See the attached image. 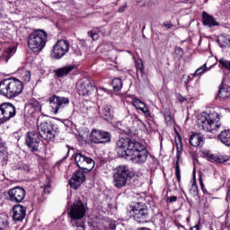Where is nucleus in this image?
Instances as JSON below:
<instances>
[{"label":"nucleus","instance_id":"obj_1","mask_svg":"<svg viewBox=\"0 0 230 230\" xmlns=\"http://www.w3.org/2000/svg\"><path fill=\"white\" fill-rule=\"evenodd\" d=\"M118 154L121 157H129L136 164H143L148 159L145 146L130 138H119L116 143Z\"/></svg>","mask_w":230,"mask_h":230},{"label":"nucleus","instance_id":"obj_2","mask_svg":"<svg viewBox=\"0 0 230 230\" xmlns=\"http://www.w3.org/2000/svg\"><path fill=\"white\" fill-rule=\"evenodd\" d=\"M197 125L199 130L216 134V132H218V128L222 127V124L220 123V115H218L215 110L202 112L198 116Z\"/></svg>","mask_w":230,"mask_h":230},{"label":"nucleus","instance_id":"obj_3","mask_svg":"<svg viewBox=\"0 0 230 230\" xmlns=\"http://www.w3.org/2000/svg\"><path fill=\"white\" fill-rule=\"evenodd\" d=\"M24 85L17 78H6L0 82V94L12 100L22 93Z\"/></svg>","mask_w":230,"mask_h":230},{"label":"nucleus","instance_id":"obj_4","mask_svg":"<svg viewBox=\"0 0 230 230\" xmlns=\"http://www.w3.org/2000/svg\"><path fill=\"white\" fill-rule=\"evenodd\" d=\"M48 42V32L44 30L33 31L28 38L27 44L32 53H40Z\"/></svg>","mask_w":230,"mask_h":230},{"label":"nucleus","instance_id":"obj_5","mask_svg":"<svg viewBox=\"0 0 230 230\" xmlns=\"http://www.w3.org/2000/svg\"><path fill=\"white\" fill-rule=\"evenodd\" d=\"M132 178V172L128 166L127 165H119L115 169V172L113 174V183L116 188H123L127 186V181L128 179Z\"/></svg>","mask_w":230,"mask_h":230},{"label":"nucleus","instance_id":"obj_6","mask_svg":"<svg viewBox=\"0 0 230 230\" xmlns=\"http://www.w3.org/2000/svg\"><path fill=\"white\" fill-rule=\"evenodd\" d=\"M38 134L45 141H53L57 137V129L51 121H43L38 125Z\"/></svg>","mask_w":230,"mask_h":230},{"label":"nucleus","instance_id":"obj_7","mask_svg":"<svg viewBox=\"0 0 230 230\" xmlns=\"http://www.w3.org/2000/svg\"><path fill=\"white\" fill-rule=\"evenodd\" d=\"M49 103L52 114H60L69 105V98L52 95L49 98Z\"/></svg>","mask_w":230,"mask_h":230},{"label":"nucleus","instance_id":"obj_8","mask_svg":"<svg viewBox=\"0 0 230 230\" xmlns=\"http://www.w3.org/2000/svg\"><path fill=\"white\" fill-rule=\"evenodd\" d=\"M131 213H133V218L138 224H145V222H148V218H150L148 214V208L145 204L136 203L132 209Z\"/></svg>","mask_w":230,"mask_h":230},{"label":"nucleus","instance_id":"obj_9","mask_svg":"<svg viewBox=\"0 0 230 230\" xmlns=\"http://www.w3.org/2000/svg\"><path fill=\"white\" fill-rule=\"evenodd\" d=\"M75 161L78 168H80V170H85V172H92L95 165L93 158L88 157L82 153L75 154Z\"/></svg>","mask_w":230,"mask_h":230},{"label":"nucleus","instance_id":"obj_10","mask_svg":"<svg viewBox=\"0 0 230 230\" xmlns=\"http://www.w3.org/2000/svg\"><path fill=\"white\" fill-rule=\"evenodd\" d=\"M69 52V42L66 40H58L52 48L51 57L56 60H59Z\"/></svg>","mask_w":230,"mask_h":230},{"label":"nucleus","instance_id":"obj_11","mask_svg":"<svg viewBox=\"0 0 230 230\" xmlns=\"http://www.w3.org/2000/svg\"><path fill=\"white\" fill-rule=\"evenodd\" d=\"M16 114L15 106L10 102H4L0 105V125L10 121Z\"/></svg>","mask_w":230,"mask_h":230},{"label":"nucleus","instance_id":"obj_12","mask_svg":"<svg viewBox=\"0 0 230 230\" xmlns=\"http://www.w3.org/2000/svg\"><path fill=\"white\" fill-rule=\"evenodd\" d=\"M90 141L95 145L111 143V133L100 129H93L90 134Z\"/></svg>","mask_w":230,"mask_h":230},{"label":"nucleus","instance_id":"obj_13","mask_svg":"<svg viewBox=\"0 0 230 230\" xmlns=\"http://www.w3.org/2000/svg\"><path fill=\"white\" fill-rule=\"evenodd\" d=\"M25 141L31 152H39V146L40 145V135L39 134V132H28Z\"/></svg>","mask_w":230,"mask_h":230},{"label":"nucleus","instance_id":"obj_14","mask_svg":"<svg viewBox=\"0 0 230 230\" xmlns=\"http://www.w3.org/2000/svg\"><path fill=\"white\" fill-rule=\"evenodd\" d=\"M26 199V190L22 187H14L8 190V200L19 204Z\"/></svg>","mask_w":230,"mask_h":230},{"label":"nucleus","instance_id":"obj_15","mask_svg":"<svg viewBox=\"0 0 230 230\" xmlns=\"http://www.w3.org/2000/svg\"><path fill=\"white\" fill-rule=\"evenodd\" d=\"M93 91V83L88 78H84L77 84V93L80 96H89Z\"/></svg>","mask_w":230,"mask_h":230},{"label":"nucleus","instance_id":"obj_16","mask_svg":"<svg viewBox=\"0 0 230 230\" xmlns=\"http://www.w3.org/2000/svg\"><path fill=\"white\" fill-rule=\"evenodd\" d=\"M84 182H85V173H84L82 170H77L70 179L69 185L74 190H78L80 185L84 184Z\"/></svg>","mask_w":230,"mask_h":230},{"label":"nucleus","instance_id":"obj_17","mask_svg":"<svg viewBox=\"0 0 230 230\" xmlns=\"http://www.w3.org/2000/svg\"><path fill=\"white\" fill-rule=\"evenodd\" d=\"M13 219L15 220V222H22L24 218H26V207L18 204L15 205L13 208Z\"/></svg>","mask_w":230,"mask_h":230},{"label":"nucleus","instance_id":"obj_18","mask_svg":"<svg viewBox=\"0 0 230 230\" xmlns=\"http://www.w3.org/2000/svg\"><path fill=\"white\" fill-rule=\"evenodd\" d=\"M202 21H203L204 26H208V28H215V26H220V23L217 22L215 17L206 13V11H203L202 13Z\"/></svg>","mask_w":230,"mask_h":230},{"label":"nucleus","instance_id":"obj_19","mask_svg":"<svg viewBox=\"0 0 230 230\" xmlns=\"http://www.w3.org/2000/svg\"><path fill=\"white\" fill-rule=\"evenodd\" d=\"M176 167H175V175L178 182H181V166L179 165V161L181 159V155L182 154V144H176Z\"/></svg>","mask_w":230,"mask_h":230},{"label":"nucleus","instance_id":"obj_20","mask_svg":"<svg viewBox=\"0 0 230 230\" xmlns=\"http://www.w3.org/2000/svg\"><path fill=\"white\" fill-rule=\"evenodd\" d=\"M219 100H229L230 98V86L227 84H221L217 94Z\"/></svg>","mask_w":230,"mask_h":230},{"label":"nucleus","instance_id":"obj_21","mask_svg":"<svg viewBox=\"0 0 230 230\" xmlns=\"http://www.w3.org/2000/svg\"><path fill=\"white\" fill-rule=\"evenodd\" d=\"M189 141L191 146H202L204 145V137L201 134H193Z\"/></svg>","mask_w":230,"mask_h":230},{"label":"nucleus","instance_id":"obj_22","mask_svg":"<svg viewBox=\"0 0 230 230\" xmlns=\"http://www.w3.org/2000/svg\"><path fill=\"white\" fill-rule=\"evenodd\" d=\"M133 105L134 107H136V109L141 111V112H143V114H145L146 116H150V111L148 110V108H146V104H145L143 101L139 99H133Z\"/></svg>","mask_w":230,"mask_h":230},{"label":"nucleus","instance_id":"obj_23","mask_svg":"<svg viewBox=\"0 0 230 230\" xmlns=\"http://www.w3.org/2000/svg\"><path fill=\"white\" fill-rule=\"evenodd\" d=\"M217 139L226 146H230V129L221 131Z\"/></svg>","mask_w":230,"mask_h":230},{"label":"nucleus","instance_id":"obj_24","mask_svg":"<svg viewBox=\"0 0 230 230\" xmlns=\"http://www.w3.org/2000/svg\"><path fill=\"white\" fill-rule=\"evenodd\" d=\"M207 157L208 161H211V163H219L220 164H222V163H227V161H229V158L227 156L217 155L210 153L207 154Z\"/></svg>","mask_w":230,"mask_h":230},{"label":"nucleus","instance_id":"obj_25","mask_svg":"<svg viewBox=\"0 0 230 230\" xmlns=\"http://www.w3.org/2000/svg\"><path fill=\"white\" fill-rule=\"evenodd\" d=\"M73 69H75V66H66L56 70V75L58 76V78H64V76H67V75H69Z\"/></svg>","mask_w":230,"mask_h":230},{"label":"nucleus","instance_id":"obj_26","mask_svg":"<svg viewBox=\"0 0 230 230\" xmlns=\"http://www.w3.org/2000/svg\"><path fill=\"white\" fill-rule=\"evenodd\" d=\"M8 161V151L4 142L0 141V163H6Z\"/></svg>","mask_w":230,"mask_h":230},{"label":"nucleus","instance_id":"obj_27","mask_svg":"<svg viewBox=\"0 0 230 230\" xmlns=\"http://www.w3.org/2000/svg\"><path fill=\"white\" fill-rule=\"evenodd\" d=\"M101 114L104 117V119H109V118L112 116V113H111V106L105 104L102 109Z\"/></svg>","mask_w":230,"mask_h":230},{"label":"nucleus","instance_id":"obj_28","mask_svg":"<svg viewBox=\"0 0 230 230\" xmlns=\"http://www.w3.org/2000/svg\"><path fill=\"white\" fill-rule=\"evenodd\" d=\"M111 85L114 91H121V89L123 88V82H121L119 78H115L113 79Z\"/></svg>","mask_w":230,"mask_h":230},{"label":"nucleus","instance_id":"obj_29","mask_svg":"<svg viewBox=\"0 0 230 230\" xmlns=\"http://www.w3.org/2000/svg\"><path fill=\"white\" fill-rule=\"evenodd\" d=\"M164 120L166 125L173 124V117H172V111L169 109L164 110Z\"/></svg>","mask_w":230,"mask_h":230},{"label":"nucleus","instance_id":"obj_30","mask_svg":"<svg viewBox=\"0 0 230 230\" xmlns=\"http://www.w3.org/2000/svg\"><path fill=\"white\" fill-rule=\"evenodd\" d=\"M209 71V68H208L207 65L204 64L200 67H199L194 74L191 75V76H199L200 75H204V73H208Z\"/></svg>","mask_w":230,"mask_h":230},{"label":"nucleus","instance_id":"obj_31","mask_svg":"<svg viewBox=\"0 0 230 230\" xmlns=\"http://www.w3.org/2000/svg\"><path fill=\"white\" fill-rule=\"evenodd\" d=\"M14 53H15V47L8 48L4 54V57H5V62H8V60H10L11 57H13Z\"/></svg>","mask_w":230,"mask_h":230},{"label":"nucleus","instance_id":"obj_32","mask_svg":"<svg viewBox=\"0 0 230 230\" xmlns=\"http://www.w3.org/2000/svg\"><path fill=\"white\" fill-rule=\"evenodd\" d=\"M28 107H30V109H33L34 111H40V103L35 99H31L29 101Z\"/></svg>","mask_w":230,"mask_h":230},{"label":"nucleus","instance_id":"obj_33","mask_svg":"<svg viewBox=\"0 0 230 230\" xmlns=\"http://www.w3.org/2000/svg\"><path fill=\"white\" fill-rule=\"evenodd\" d=\"M135 66L137 69V75H138L139 72L141 73V75H143L145 71V66H143V60L137 59L135 63Z\"/></svg>","mask_w":230,"mask_h":230},{"label":"nucleus","instance_id":"obj_34","mask_svg":"<svg viewBox=\"0 0 230 230\" xmlns=\"http://www.w3.org/2000/svg\"><path fill=\"white\" fill-rule=\"evenodd\" d=\"M219 65L224 67L225 69H227V71H230V61L222 58L219 59Z\"/></svg>","mask_w":230,"mask_h":230},{"label":"nucleus","instance_id":"obj_35","mask_svg":"<svg viewBox=\"0 0 230 230\" xmlns=\"http://www.w3.org/2000/svg\"><path fill=\"white\" fill-rule=\"evenodd\" d=\"M22 80L28 84L31 80V73L30 71H24L22 74Z\"/></svg>","mask_w":230,"mask_h":230},{"label":"nucleus","instance_id":"obj_36","mask_svg":"<svg viewBox=\"0 0 230 230\" xmlns=\"http://www.w3.org/2000/svg\"><path fill=\"white\" fill-rule=\"evenodd\" d=\"M8 229V222L0 217V230Z\"/></svg>","mask_w":230,"mask_h":230},{"label":"nucleus","instance_id":"obj_37","mask_svg":"<svg viewBox=\"0 0 230 230\" xmlns=\"http://www.w3.org/2000/svg\"><path fill=\"white\" fill-rule=\"evenodd\" d=\"M190 191L193 193V195L199 196V187L196 185V183L192 184Z\"/></svg>","mask_w":230,"mask_h":230},{"label":"nucleus","instance_id":"obj_38","mask_svg":"<svg viewBox=\"0 0 230 230\" xmlns=\"http://www.w3.org/2000/svg\"><path fill=\"white\" fill-rule=\"evenodd\" d=\"M230 40H226V37L224 36H220L218 38V42L222 43L224 42V44H221V48H224V46H226V44H227V42H229Z\"/></svg>","mask_w":230,"mask_h":230},{"label":"nucleus","instance_id":"obj_39","mask_svg":"<svg viewBox=\"0 0 230 230\" xmlns=\"http://www.w3.org/2000/svg\"><path fill=\"white\" fill-rule=\"evenodd\" d=\"M175 53L176 55L182 57V55H184V51L182 50V49L181 47H176L175 48Z\"/></svg>","mask_w":230,"mask_h":230},{"label":"nucleus","instance_id":"obj_40","mask_svg":"<svg viewBox=\"0 0 230 230\" xmlns=\"http://www.w3.org/2000/svg\"><path fill=\"white\" fill-rule=\"evenodd\" d=\"M226 226L230 228V211L226 214Z\"/></svg>","mask_w":230,"mask_h":230},{"label":"nucleus","instance_id":"obj_41","mask_svg":"<svg viewBox=\"0 0 230 230\" xmlns=\"http://www.w3.org/2000/svg\"><path fill=\"white\" fill-rule=\"evenodd\" d=\"M167 202L172 203V202H177V196H171L167 198Z\"/></svg>","mask_w":230,"mask_h":230},{"label":"nucleus","instance_id":"obj_42","mask_svg":"<svg viewBox=\"0 0 230 230\" xmlns=\"http://www.w3.org/2000/svg\"><path fill=\"white\" fill-rule=\"evenodd\" d=\"M51 186L49 184L44 186V193L49 194V189Z\"/></svg>","mask_w":230,"mask_h":230},{"label":"nucleus","instance_id":"obj_43","mask_svg":"<svg viewBox=\"0 0 230 230\" xmlns=\"http://www.w3.org/2000/svg\"><path fill=\"white\" fill-rule=\"evenodd\" d=\"M90 37L94 40V39H96V32H94V31H91Z\"/></svg>","mask_w":230,"mask_h":230},{"label":"nucleus","instance_id":"obj_44","mask_svg":"<svg viewBox=\"0 0 230 230\" xmlns=\"http://www.w3.org/2000/svg\"><path fill=\"white\" fill-rule=\"evenodd\" d=\"M125 8H127V4H125V5H123V6H120V7L119 8V13H122V12H125Z\"/></svg>","mask_w":230,"mask_h":230},{"label":"nucleus","instance_id":"obj_45","mask_svg":"<svg viewBox=\"0 0 230 230\" xmlns=\"http://www.w3.org/2000/svg\"><path fill=\"white\" fill-rule=\"evenodd\" d=\"M164 28H167V30H170V28H172V23L167 22V23H164Z\"/></svg>","mask_w":230,"mask_h":230},{"label":"nucleus","instance_id":"obj_46","mask_svg":"<svg viewBox=\"0 0 230 230\" xmlns=\"http://www.w3.org/2000/svg\"><path fill=\"white\" fill-rule=\"evenodd\" d=\"M179 102H181V103H182V102H186V98L183 97V96H180L179 97Z\"/></svg>","mask_w":230,"mask_h":230},{"label":"nucleus","instance_id":"obj_47","mask_svg":"<svg viewBox=\"0 0 230 230\" xmlns=\"http://www.w3.org/2000/svg\"><path fill=\"white\" fill-rule=\"evenodd\" d=\"M190 230H199V225L194 226Z\"/></svg>","mask_w":230,"mask_h":230},{"label":"nucleus","instance_id":"obj_48","mask_svg":"<svg viewBox=\"0 0 230 230\" xmlns=\"http://www.w3.org/2000/svg\"><path fill=\"white\" fill-rule=\"evenodd\" d=\"M199 183H200V186H201V190H204V182H202V180H200Z\"/></svg>","mask_w":230,"mask_h":230},{"label":"nucleus","instance_id":"obj_49","mask_svg":"<svg viewBox=\"0 0 230 230\" xmlns=\"http://www.w3.org/2000/svg\"><path fill=\"white\" fill-rule=\"evenodd\" d=\"M101 91H104V93H110L108 89L101 88Z\"/></svg>","mask_w":230,"mask_h":230},{"label":"nucleus","instance_id":"obj_50","mask_svg":"<svg viewBox=\"0 0 230 230\" xmlns=\"http://www.w3.org/2000/svg\"><path fill=\"white\" fill-rule=\"evenodd\" d=\"M23 169L28 172L30 170V167H28V165H25V166H23Z\"/></svg>","mask_w":230,"mask_h":230},{"label":"nucleus","instance_id":"obj_51","mask_svg":"<svg viewBox=\"0 0 230 230\" xmlns=\"http://www.w3.org/2000/svg\"><path fill=\"white\" fill-rule=\"evenodd\" d=\"M186 220H187V222H190V217H188L186 218Z\"/></svg>","mask_w":230,"mask_h":230},{"label":"nucleus","instance_id":"obj_52","mask_svg":"<svg viewBox=\"0 0 230 230\" xmlns=\"http://www.w3.org/2000/svg\"><path fill=\"white\" fill-rule=\"evenodd\" d=\"M188 79H189V80H191V76H190V75H189V76H188Z\"/></svg>","mask_w":230,"mask_h":230}]
</instances>
